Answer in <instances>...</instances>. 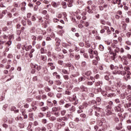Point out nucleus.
<instances>
[{"instance_id": "nucleus-62", "label": "nucleus", "mask_w": 131, "mask_h": 131, "mask_svg": "<svg viewBox=\"0 0 131 131\" xmlns=\"http://www.w3.org/2000/svg\"><path fill=\"white\" fill-rule=\"evenodd\" d=\"M52 103L53 104V106H57V105H58V103H57V100H54L53 101H52Z\"/></svg>"}, {"instance_id": "nucleus-40", "label": "nucleus", "mask_w": 131, "mask_h": 131, "mask_svg": "<svg viewBox=\"0 0 131 131\" xmlns=\"http://www.w3.org/2000/svg\"><path fill=\"white\" fill-rule=\"evenodd\" d=\"M124 70L127 72V71H129V70H130V68L128 66H125L124 67Z\"/></svg>"}, {"instance_id": "nucleus-29", "label": "nucleus", "mask_w": 131, "mask_h": 131, "mask_svg": "<svg viewBox=\"0 0 131 131\" xmlns=\"http://www.w3.org/2000/svg\"><path fill=\"white\" fill-rule=\"evenodd\" d=\"M85 75L86 76H91L92 75V72L91 71H88L85 72Z\"/></svg>"}, {"instance_id": "nucleus-12", "label": "nucleus", "mask_w": 131, "mask_h": 131, "mask_svg": "<svg viewBox=\"0 0 131 131\" xmlns=\"http://www.w3.org/2000/svg\"><path fill=\"white\" fill-rule=\"evenodd\" d=\"M70 113H74L76 111V107L74 106V105H72L69 109Z\"/></svg>"}, {"instance_id": "nucleus-44", "label": "nucleus", "mask_w": 131, "mask_h": 131, "mask_svg": "<svg viewBox=\"0 0 131 131\" xmlns=\"http://www.w3.org/2000/svg\"><path fill=\"white\" fill-rule=\"evenodd\" d=\"M61 72H62L63 74H69V73L68 72V71H67V70L66 69L61 70Z\"/></svg>"}, {"instance_id": "nucleus-13", "label": "nucleus", "mask_w": 131, "mask_h": 131, "mask_svg": "<svg viewBox=\"0 0 131 131\" xmlns=\"http://www.w3.org/2000/svg\"><path fill=\"white\" fill-rule=\"evenodd\" d=\"M66 2H68V6L70 8H71V7H73V0H66Z\"/></svg>"}, {"instance_id": "nucleus-17", "label": "nucleus", "mask_w": 131, "mask_h": 131, "mask_svg": "<svg viewBox=\"0 0 131 131\" xmlns=\"http://www.w3.org/2000/svg\"><path fill=\"white\" fill-rule=\"evenodd\" d=\"M120 88V91H121L122 93H125V89H126V86L124 84Z\"/></svg>"}, {"instance_id": "nucleus-2", "label": "nucleus", "mask_w": 131, "mask_h": 131, "mask_svg": "<svg viewBox=\"0 0 131 131\" xmlns=\"http://www.w3.org/2000/svg\"><path fill=\"white\" fill-rule=\"evenodd\" d=\"M47 59L48 57H47V56L41 55L40 57V60L42 61H40V64L42 66L45 65V64H46V62H47Z\"/></svg>"}, {"instance_id": "nucleus-48", "label": "nucleus", "mask_w": 131, "mask_h": 131, "mask_svg": "<svg viewBox=\"0 0 131 131\" xmlns=\"http://www.w3.org/2000/svg\"><path fill=\"white\" fill-rule=\"evenodd\" d=\"M52 112H53V113H54L55 112H58V110L57 108V107L54 106L52 108Z\"/></svg>"}, {"instance_id": "nucleus-50", "label": "nucleus", "mask_w": 131, "mask_h": 131, "mask_svg": "<svg viewBox=\"0 0 131 131\" xmlns=\"http://www.w3.org/2000/svg\"><path fill=\"white\" fill-rule=\"evenodd\" d=\"M27 23L28 26H31V25H32V22H31V20H30V19H28Z\"/></svg>"}, {"instance_id": "nucleus-34", "label": "nucleus", "mask_w": 131, "mask_h": 131, "mask_svg": "<svg viewBox=\"0 0 131 131\" xmlns=\"http://www.w3.org/2000/svg\"><path fill=\"white\" fill-rule=\"evenodd\" d=\"M47 95H48V97H50V98H53V97H54V93H53L51 91L49 92Z\"/></svg>"}, {"instance_id": "nucleus-9", "label": "nucleus", "mask_w": 131, "mask_h": 131, "mask_svg": "<svg viewBox=\"0 0 131 131\" xmlns=\"http://www.w3.org/2000/svg\"><path fill=\"white\" fill-rule=\"evenodd\" d=\"M88 53L90 54V57L91 59L94 58V51L92 49H89Z\"/></svg>"}, {"instance_id": "nucleus-37", "label": "nucleus", "mask_w": 131, "mask_h": 131, "mask_svg": "<svg viewBox=\"0 0 131 131\" xmlns=\"http://www.w3.org/2000/svg\"><path fill=\"white\" fill-rule=\"evenodd\" d=\"M114 101L116 104H117V105H119V104H121L120 103V100L118 98L115 99Z\"/></svg>"}, {"instance_id": "nucleus-18", "label": "nucleus", "mask_w": 131, "mask_h": 131, "mask_svg": "<svg viewBox=\"0 0 131 131\" xmlns=\"http://www.w3.org/2000/svg\"><path fill=\"white\" fill-rule=\"evenodd\" d=\"M86 88H85L83 85H81L80 88H77V90H80L81 92H85V89Z\"/></svg>"}, {"instance_id": "nucleus-19", "label": "nucleus", "mask_w": 131, "mask_h": 131, "mask_svg": "<svg viewBox=\"0 0 131 131\" xmlns=\"http://www.w3.org/2000/svg\"><path fill=\"white\" fill-rule=\"evenodd\" d=\"M54 83L56 85H61V84H62V81H61L60 80H56L54 81Z\"/></svg>"}, {"instance_id": "nucleus-64", "label": "nucleus", "mask_w": 131, "mask_h": 131, "mask_svg": "<svg viewBox=\"0 0 131 131\" xmlns=\"http://www.w3.org/2000/svg\"><path fill=\"white\" fill-rule=\"evenodd\" d=\"M126 59H128L129 60H131V55L130 54H127L125 56Z\"/></svg>"}, {"instance_id": "nucleus-25", "label": "nucleus", "mask_w": 131, "mask_h": 131, "mask_svg": "<svg viewBox=\"0 0 131 131\" xmlns=\"http://www.w3.org/2000/svg\"><path fill=\"white\" fill-rule=\"evenodd\" d=\"M30 33H34L35 32V27H32L30 29Z\"/></svg>"}, {"instance_id": "nucleus-53", "label": "nucleus", "mask_w": 131, "mask_h": 131, "mask_svg": "<svg viewBox=\"0 0 131 131\" xmlns=\"http://www.w3.org/2000/svg\"><path fill=\"white\" fill-rule=\"evenodd\" d=\"M85 48H91V43L89 41L85 42Z\"/></svg>"}, {"instance_id": "nucleus-36", "label": "nucleus", "mask_w": 131, "mask_h": 131, "mask_svg": "<svg viewBox=\"0 0 131 131\" xmlns=\"http://www.w3.org/2000/svg\"><path fill=\"white\" fill-rule=\"evenodd\" d=\"M36 32L38 34H42V32H43L42 31V30L40 29H37L36 30Z\"/></svg>"}, {"instance_id": "nucleus-8", "label": "nucleus", "mask_w": 131, "mask_h": 131, "mask_svg": "<svg viewBox=\"0 0 131 131\" xmlns=\"http://www.w3.org/2000/svg\"><path fill=\"white\" fill-rule=\"evenodd\" d=\"M3 31L5 33H12V29H9L7 27H4L3 28Z\"/></svg>"}, {"instance_id": "nucleus-55", "label": "nucleus", "mask_w": 131, "mask_h": 131, "mask_svg": "<svg viewBox=\"0 0 131 131\" xmlns=\"http://www.w3.org/2000/svg\"><path fill=\"white\" fill-rule=\"evenodd\" d=\"M17 106L19 107H23V102L20 101L19 102H18V103L17 104Z\"/></svg>"}, {"instance_id": "nucleus-4", "label": "nucleus", "mask_w": 131, "mask_h": 131, "mask_svg": "<svg viewBox=\"0 0 131 131\" xmlns=\"http://www.w3.org/2000/svg\"><path fill=\"white\" fill-rule=\"evenodd\" d=\"M122 107V105L121 104H119L118 105L115 106L114 110L116 112H122V111H121Z\"/></svg>"}, {"instance_id": "nucleus-43", "label": "nucleus", "mask_w": 131, "mask_h": 131, "mask_svg": "<svg viewBox=\"0 0 131 131\" xmlns=\"http://www.w3.org/2000/svg\"><path fill=\"white\" fill-rule=\"evenodd\" d=\"M107 50L109 51V53L110 54V55H112L113 53V51L112 50V48H111V47H108L107 48Z\"/></svg>"}, {"instance_id": "nucleus-28", "label": "nucleus", "mask_w": 131, "mask_h": 131, "mask_svg": "<svg viewBox=\"0 0 131 131\" xmlns=\"http://www.w3.org/2000/svg\"><path fill=\"white\" fill-rule=\"evenodd\" d=\"M32 49V46L31 45L26 46V52H28L29 50H31Z\"/></svg>"}, {"instance_id": "nucleus-31", "label": "nucleus", "mask_w": 131, "mask_h": 131, "mask_svg": "<svg viewBox=\"0 0 131 131\" xmlns=\"http://www.w3.org/2000/svg\"><path fill=\"white\" fill-rule=\"evenodd\" d=\"M63 9H66L67 8V3L65 2H62L61 3Z\"/></svg>"}, {"instance_id": "nucleus-23", "label": "nucleus", "mask_w": 131, "mask_h": 131, "mask_svg": "<svg viewBox=\"0 0 131 131\" xmlns=\"http://www.w3.org/2000/svg\"><path fill=\"white\" fill-rule=\"evenodd\" d=\"M55 41L57 43V46H60V45H61V40L59 39V38H56Z\"/></svg>"}, {"instance_id": "nucleus-46", "label": "nucleus", "mask_w": 131, "mask_h": 131, "mask_svg": "<svg viewBox=\"0 0 131 131\" xmlns=\"http://www.w3.org/2000/svg\"><path fill=\"white\" fill-rule=\"evenodd\" d=\"M24 126H25V125L24 124V123L18 124V127H19V128H24Z\"/></svg>"}, {"instance_id": "nucleus-63", "label": "nucleus", "mask_w": 131, "mask_h": 131, "mask_svg": "<svg viewBox=\"0 0 131 131\" xmlns=\"http://www.w3.org/2000/svg\"><path fill=\"white\" fill-rule=\"evenodd\" d=\"M62 120L63 121H68V117H62Z\"/></svg>"}, {"instance_id": "nucleus-38", "label": "nucleus", "mask_w": 131, "mask_h": 131, "mask_svg": "<svg viewBox=\"0 0 131 131\" xmlns=\"http://www.w3.org/2000/svg\"><path fill=\"white\" fill-rule=\"evenodd\" d=\"M13 122H14V119H13V118H9L8 119V123H9V124H12Z\"/></svg>"}, {"instance_id": "nucleus-56", "label": "nucleus", "mask_w": 131, "mask_h": 131, "mask_svg": "<svg viewBox=\"0 0 131 131\" xmlns=\"http://www.w3.org/2000/svg\"><path fill=\"white\" fill-rule=\"evenodd\" d=\"M21 23L23 26H26V24H27V22H26V20H22Z\"/></svg>"}, {"instance_id": "nucleus-15", "label": "nucleus", "mask_w": 131, "mask_h": 131, "mask_svg": "<svg viewBox=\"0 0 131 131\" xmlns=\"http://www.w3.org/2000/svg\"><path fill=\"white\" fill-rule=\"evenodd\" d=\"M93 109H94L95 112H100L101 111V108L100 107H98V106H96V105H94L93 106Z\"/></svg>"}, {"instance_id": "nucleus-24", "label": "nucleus", "mask_w": 131, "mask_h": 131, "mask_svg": "<svg viewBox=\"0 0 131 131\" xmlns=\"http://www.w3.org/2000/svg\"><path fill=\"white\" fill-rule=\"evenodd\" d=\"M52 7H53V8H58V7H59V4H58L57 3L54 2L52 3Z\"/></svg>"}, {"instance_id": "nucleus-45", "label": "nucleus", "mask_w": 131, "mask_h": 131, "mask_svg": "<svg viewBox=\"0 0 131 131\" xmlns=\"http://www.w3.org/2000/svg\"><path fill=\"white\" fill-rule=\"evenodd\" d=\"M97 3H98V5H103V4H104V3H105V1H104V0H98Z\"/></svg>"}, {"instance_id": "nucleus-32", "label": "nucleus", "mask_w": 131, "mask_h": 131, "mask_svg": "<svg viewBox=\"0 0 131 131\" xmlns=\"http://www.w3.org/2000/svg\"><path fill=\"white\" fill-rule=\"evenodd\" d=\"M79 82H80V81H84V80H85V77L82 76L80 77L78 79Z\"/></svg>"}, {"instance_id": "nucleus-47", "label": "nucleus", "mask_w": 131, "mask_h": 131, "mask_svg": "<svg viewBox=\"0 0 131 131\" xmlns=\"http://www.w3.org/2000/svg\"><path fill=\"white\" fill-rule=\"evenodd\" d=\"M33 113H30L29 114V117H30V118H31V120H33Z\"/></svg>"}, {"instance_id": "nucleus-61", "label": "nucleus", "mask_w": 131, "mask_h": 131, "mask_svg": "<svg viewBox=\"0 0 131 131\" xmlns=\"http://www.w3.org/2000/svg\"><path fill=\"white\" fill-rule=\"evenodd\" d=\"M63 77L67 81L69 80V76L68 75H63Z\"/></svg>"}, {"instance_id": "nucleus-6", "label": "nucleus", "mask_w": 131, "mask_h": 131, "mask_svg": "<svg viewBox=\"0 0 131 131\" xmlns=\"http://www.w3.org/2000/svg\"><path fill=\"white\" fill-rule=\"evenodd\" d=\"M124 84L121 82V79L120 78L117 79V88H121Z\"/></svg>"}, {"instance_id": "nucleus-41", "label": "nucleus", "mask_w": 131, "mask_h": 131, "mask_svg": "<svg viewBox=\"0 0 131 131\" xmlns=\"http://www.w3.org/2000/svg\"><path fill=\"white\" fill-rule=\"evenodd\" d=\"M105 114H106L107 116H109L110 115H112V113L111 111L107 110V111H106Z\"/></svg>"}, {"instance_id": "nucleus-5", "label": "nucleus", "mask_w": 131, "mask_h": 131, "mask_svg": "<svg viewBox=\"0 0 131 131\" xmlns=\"http://www.w3.org/2000/svg\"><path fill=\"white\" fill-rule=\"evenodd\" d=\"M62 46L67 49H70L72 47V44L70 42H69L68 43H62Z\"/></svg>"}, {"instance_id": "nucleus-35", "label": "nucleus", "mask_w": 131, "mask_h": 131, "mask_svg": "<svg viewBox=\"0 0 131 131\" xmlns=\"http://www.w3.org/2000/svg\"><path fill=\"white\" fill-rule=\"evenodd\" d=\"M93 111H95V110H94V108H93L92 106V107L90 108L89 111V115H90V116H92L93 115Z\"/></svg>"}, {"instance_id": "nucleus-54", "label": "nucleus", "mask_w": 131, "mask_h": 131, "mask_svg": "<svg viewBox=\"0 0 131 131\" xmlns=\"http://www.w3.org/2000/svg\"><path fill=\"white\" fill-rule=\"evenodd\" d=\"M9 106V105L8 104H5L4 106H3V110H4V111H6V110H7V108H8V107Z\"/></svg>"}, {"instance_id": "nucleus-49", "label": "nucleus", "mask_w": 131, "mask_h": 131, "mask_svg": "<svg viewBox=\"0 0 131 131\" xmlns=\"http://www.w3.org/2000/svg\"><path fill=\"white\" fill-rule=\"evenodd\" d=\"M80 117L81 118H86V115H85V114L82 113L80 114Z\"/></svg>"}, {"instance_id": "nucleus-59", "label": "nucleus", "mask_w": 131, "mask_h": 131, "mask_svg": "<svg viewBox=\"0 0 131 131\" xmlns=\"http://www.w3.org/2000/svg\"><path fill=\"white\" fill-rule=\"evenodd\" d=\"M119 52H120V49L118 47H116L115 53H119Z\"/></svg>"}, {"instance_id": "nucleus-33", "label": "nucleus", "mask_w": 131, "mask_h": 131, "mask_svg": "<svg viewBox=\"0 0 131 131\" xmlns=\"http://www.w3.org/2000/svg\"><path fill=\"white\" fill-rule=\"evenodd\" d=\"M112 3L114 5H116V4L119 5L120 4V0H113Z\"/></svg>"}, {"instance_id": "nucleus-39", "label": "nucleus", "mask_w": 131, "mask_h": 131, "mask_svg": "<svg viewBox=\"0 0 131 131\" xmlns=\"http://www.w3.org/2000/svg\"><path fill=\"white\" fill-rule=\"evenodd\" d=\"M71 106H72V104L70 103H66L64 105V108H70V107H71Z\"/></svg>"}, {"instance_id": "nucleus-16", "label": "nucleus", "mask_w": 131, "mask_h": 131, "mask_svg": "<svg viewBox=\"0 0 131 131\" xmlns=\"http://www.w3.org/2000/svg\"><path fill=\"white\" fill-rule=\"evenodd\" d=\"M122 128V123L121 122L120 123H119L118 125L116 127V129H117V130H120Z\"/></svg>"}, {"instance_id": "nucleus-42", "label": "nucleus", "mask_w": 131, "mask_h": 131, "mask_svg": "<svg viewBox=\"0 0 131 131\" xmlns=\"http://www.w3.org/2000/svg\"><path fill=\"white\" fill-rule=\"evenodd\" d=\"M65 114H66V110H63L62 111H61L60 115H61V116H64Z\"/></svg>"}, {"instance_id": "nucleus-20", "label": "nucleus", "mask_w": 131, "mask_h": 131, "mask_svg": "<svg viewBox=\"0 0 131 131\" xmlns=\"http://www.w3.org/2000/svg\"><path fill=\"white\" fill-rule=\"evenodd\" d=\"M48 110H49V106H43L40 108V111H42V112H46Z\"/></svg>"}, {"instance_id": "nucleus-21", "label": "nucleus", "mask_w": 131, "mask_h": 131, "mask_svg": "<svg viewBox=\"0 0 131 131\" xmlns=\"http://www.w3.org/2000/svg\"><path fill=\"white\" fill-rule=\"evenodd\" d=\"M94 82H95V81H93V82L90 81H86L85 83L86 84V85H93V84H94Z\"/></svg>"}, {"instance_id": "nucleus-1", "label": "nucleus", "mask_w": 131, "mask_h": 131, "mask_svg": "<svg viewBox=\"0 0 131 131\" xmlns=\"http://www.w3.org/2000/svg\"><path fill=\"white\" fill-rule=\"evenodd\" d=\"M110 68L111 70H112V73L114 75H125L126 72L123 71L124 68L122 64L119 66H114L113 64H111L110 66Z\"/></svg>"}, {"instance_id": "nucleus-27", "label": "nucleus", "mask_w": 131, "mask_h": 131, "mask_svg": "<svg viewBox=\"0 0 131 131\" xmlns=\"http://www.w3.org/2000/svg\"><path fill=\"white\" fill-rule=\"evenodd\" d=\"M86 11L88 12L89 13V14H93V10L92 9H91V8L90 7V6L87 7Z\"/></svg>"}, {"instance_id": "nucleus-14", "label": "nucleus", "mask_w": 131, "mask_h": 131, "mask_svg": "<svg viewBox=\"0 0 131 131\" xmlns=\"http://www.w3.org/2000/svg\"><path fill=\"white\" fill-rule=\"evenodd\" d=\"M48 66H49V67H50L51 70H54V69L56 68V67H55L53 62H49L48 63Z\"/></svg>"}, {"instance_id": "nucleus-26", "label": "nucleus", "mask_w": 131, "mask_h": 131, "mask_svg": "<svg viewBox=\"0 0 131 131\" xmlns=\"http://www.w3.org/2000/svg\"><path fill=\"white\" fill-rule=\"evenodd\" d=\"M44 91L46 92V93H49L51 91V88L49 86H47L44 88Z\"/></svg>"}, {"instance_id": "nucleus-57", "label": "nucleus", "mask_w": 131, "mask_h": 131, "mask_svg": "<svg viewBox=\"0 0 131 131\" xmlns=\"http://www.w3.org/2000/svg\"><path fill=\"white\" fill-rule=\"evenodd\" d=\"M69 70L70 72V71H72V70H74V66L73 65H71L69 68Z\"/></svg>"}, {"instance_id": "nucleus-60", "label": "nucleus", "mask_w": 131, "mask_h": 131, "mask_svg": "<svg viewBox=\"0 0 131 131\" xmlns=\"http://www.w3.org/2000/svg\"><path fill=\"white\" fill-rule=\"evenodd\" d=\"M96 101H97V102H98V103H99V104H100L101 102H102L101 98H100V97H97Z\"/></svg>"}, {"instance_id": "nucleus-3", "label": "nucleus", "mask_w": 131, "mask_h": 131, "mask_svg": "<svg viewBox=\"0 0 131 131\" xmlns=\"http://www.w3.org/2000/svg\"><path fill=\"white\" fill-rule=\"evenodd\" d=\"M37 102L36 101L33 102L31 104L32 109L29 110V112H31L33 111H36V109H37V106H36Z\"/></svg>"}, {"instance_id": "nucleus-52", "label": "nucleus", "mask_w": 131, "mask_h": 131, "mask_svg": "<svg viewBox=\"0 0 131 131\" xmlns=\"http://www.w3.org/2000/svg\"><path fill=\"white\" fill-rule=\"evenodd\" d=\"M99 50H100L101 52H102V51H104V46L102 45H100Z\"/></svg>"}, {"instance_id": "nucleus-11", "label": "nucleus", "mask_w": 131, "mask_h": 131, "mask_svg": "<svg viewBox=\"0 0 131 131\" xmlns=\"http://www.w3.org/2000/svg\"><path fill=\"white\" fill-rule=\"evenodd\" d=\"M97 86H98V91H101V86L103 85L102 81H98L96 83Z\"/></svg>"}, {"instance_id": "nucleus-22", "label": "nucleus", "mask_w": 131, "mask_h": 131, "mask_svg": "<svg viewBox=\"0 0 131 131\" xmlns=\"http://www.w3.org/2000/svg\"><path fill=\"white\" fill-rule=\"evenodd\" d=\"M130 75H131L130 71H127V74H126V77L127 79H126V81H127L128 79H130Z\"/></svg>"}, {"instance_id": "nucleus-10", "label": "nucleus", "mask_w": 131, "mask_h": 131, "mask_svg": "<svg viewBox=\"0 0 131 131\" xmlns=\"http://www.w3.org/2000/svg\"><path fill=\"white\" fill-rule=\"evenodd\" d=\"M47 104L48 107H54V104H53V102H52L51 99H49L47 101Z\"/></svg>"}, {"instance_id": "nucleus-51", "label": "nucleus", "mask_w": 131, "mask_h": 131, "mask_svg": "<svg viewBox=\"0 0 131 131\" xmlns=\"http://www.w3.org/2000/svg\"><path fill=\"white\" fill-rule=\"evenodd\" d=\"M41 99L42 100H47V99H48V96L45 94H43L41 96Z\"/></svg>"}, {"instance_id": "nucleus-7", "label": "nucleus", "mask_w": 131, "mask_h": 131, "mask_svg": "<svg viewBox=\"0 0 131 131\" xmlns=\"http://www.w3.org/2000/svg\"><path fill=\"white\" fill-rule=\"evenodd\" d=\"M122 59L124 60L123 62V65L125 66H127L129 63L128 62V60H127V59L126 58V57H125V55H123L122 56Z\"/></svg>"}, {"instance_id": "nucleus-58", "label": "nucleus", "mask_w": 131, "mask_h": 131, "mask_svg": "<svg viewBox=\"0 0 131 131\" xmlns=\"http://www.w3.org/2000/svg\"><path fill=\"white\" fill-rule=\"evenodd\" d=\"M54 115H55L56 117H58V116H60V113L58 112H55L54 113H53Z\"/></svg>"}, {"instance_id": "nucleus-30", "label": "nucleus", "mask_w": 131, "mask_h": 131, "mask_svg": "<svg viewBox=\"0 0 131 131\" xmlns=\"http://www.w3.org/2000/svg\"><path fill=\"white\" fill-rule=\"evenodd\" d=\"M127 95H128V94H127L126 92H125L123 94H121V97H122V99H125V97L127 96Z\"/></svg>"}]
</instances>
